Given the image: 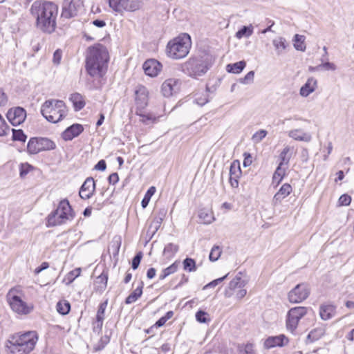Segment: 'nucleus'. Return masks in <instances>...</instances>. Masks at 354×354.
Segmentation results:
<instances>
[{
  "label": "nucleus",
  "mask_w": 354,
  "mask_h": 354,
  "mask_svg": "<svg viewBox=\"0 0 354 354\" xmlns=\"http://www.w3.org/2000/svg\"><path fill=\"white\" fill-rule=\"evenodd\" d=\"M30 13L35 19L38 29L48 34L55 32L58 15L57 5L48 1L36 0L31 5Z\"/></svg>",
  "instance_id": "1"
},
{
  "label": "nucleus",
  "mask_w": 354,
  "mask_h": 354,
  "mask_svg": "<svg viewBox=\"0 0 354 354\" xmlns=\"http://www.w3.org/2000/svg\"><path fill=\"white\" fill-rule=\"evenodd\" d=\"M37 339L35 331L15 333L7 340L6 348L10 354H28L34 349Z\"/></svg>",
  "instance_id": "2"
},
{
  "label": "nucleus",
  "mask_w": 354,
  "mask_h": 354,
  "mask_svg": "<svg viewBox=\"0 0 354 354\" xmlns=\"http://www.w3.org/2000/svg\"><path fill=\"white\" fill-rule=\"evenodd\" d=\"M109 60L106 48L97 44L88 48L86 58V70L91 76H100L101 72Z\"/></svg>",
  "instance_id": "3"
},
{
  "label": "nucleus",
  "mask_w": 354,
  "mask_h": 354,
  "mask_svg": "<svg viewBox=\"0 0 354 354\" xmlns=\"http://www.w3.org/2000/svg\"><path fill=\"white\" fill-rule=\"evenodd\" d=\"M212 65L209 55L190 57L181 65L182 71L188 76L197 78L204 75Z\"/></svg>",
  "instance_id": "4"
},
{
  "label": "nucleus",
  "mask_w": 354,
  "mask_h": 354,
  "mask_svg": "<svg viewBox=\"0 0 354 354\" xmlns=\"http://www.w3.org/2000/svg\"><path fill=\"white\" fill-rule=\"evenodd\" d=\"M191 47V37L187 33H183L168 42L166 54L173 59H180L188 55Z\"/></svg>",
  "instance_id": "5"
},
{
  "label": "nucleus",
  "mask_w": 354,
  "mask_h": 354,
  "mask_svg": "<svg viewBox=\"0 0 354 354\" xmlns=\"http://www.w3.org/2000/svg\"><path fill=\"white\" fill-rule=\"evenodd\" d=\"M67 108L62 100H48L41 107V115L48 121L57 123L62 120L67 114Z\"/></svg>",
  "instance_id": "6"
},
{
  "label": "nucleus",
  "mask_w": 354,
  "mask_h": 354,
  "mask_svg": "<svg viewBox=\"0 0 354 354\" xmlns=\"http://www.w3.org/2000/svg\"><path fill=\"white\" fill-rule=\"evenodd\" d=\"M75 217V213L67 199L62 200L57 208L51 212L47 219V226L53 227L61 225L68 221H71Z\"/></svg>",
  "instance_id": "7"
},
{
  "label": "nucleus",
  "mask_w": 354,
  "mask_h": 354,
  "mask_svg": "<svg viewBox=\"0 0 354 354\" xmlns=\"http://www.w3.org/2000/svg\"><path fill=\"white\" fill-rule=\"evenodd\" d=\"M22 295L23 291L19 287L12 288L6 295V301L13 312L26 315L32 311L33 306L24 301L21 298Z\"/></svg>",
  "instance_id": "8"
},
{
  "label": "nucleus",
  "mask_w": 354,
  "mask_h": 354,
  "mask_svg": "<svg viewBox=\"0 0 354 354\" xmlns=\"http://www.w3.org/2000/svg\"><path fill=\"white\" fill-rule=\"evenodd\" d=\"M109 7L115 12L123 15L124 12H133L143 5L141 0H108Z\"/></svg>",
  "instance_id": "9"
},
{
  "label": "nucleus",
  "mask_w": 354,
  "mask_h": 354,
  "mask_svg": "<svg viewBox=\"0 0 354 354\" xmlns=\"http://www.w3.org/2000/svg\"><path fill=\"white\" fill-rule=\"evenodd\" d=\"M55 143L47 138H31L27 145V151L30 154H37L42 151L53 150Z\"/></svg>",
  "instance_id": "10"
},
{
  "label": "nucleus",
  "mask_w": 354,
  "mask_h": 354,
  "mask_svg": "<svg viewBox=\"0 0 354 354\" xmlns=\"http://www.w3.org/2000/svg\"><path fill=\"white\" fill-rule=\"evenodd\" d=\"M307 313V308L298 306L289 310L286 319V327L293 333L297 328L299 320Z\"/></svg>",
  "instance_id": "11"
},
{
  "label": "nucleus",
  "mask_w": 354,
  "mask_h": 354,
  "mask_svg": "<svg viewBox=\"0 0 354 354\" xmlns=\"http://www.w3.org/2000/svg\"><path fill=\"white\" fill-rule=\"evenodd\" d=\"M310 295V289L307 284H297L288 293V300L291 303H300L308 298Z\"/></svg>",
  "instance_id": "12"
},
{
  "label": "nucleus",
  "mask_w": 354,
  "mask_h": 354,
  "mask_svg": "<svg viewBox=\"0 0 354 354\" xmlns=\"http://www.w3.org/2000/svg\"><path fill=\"white\" fill-rule=\"evenodd\" d=\"M181 81L176 78L166 80L161 86V92L165 97H169L178 93L180 89Z\"/></svg>",
  "instance_id": "13"
},
{
  "label": "nucleus",
  "mask_w": 354,
  "mask_h": 354,
  "mask_svg": "<svg viewBox=\"0 0 354 354\" xmlns=\"http://www.w3.org/2000/svg\"><path fill=\"white\" fill-rule=\"evenodd\" d=\"M6 117L13 126H17L24 122L26 118V111L20 106L13 107L8 110Z\"/></svg>",
  "instance_id": "14"
},
{
  "label": "nucleus",
  "mask_w": 354,
  "mask_h": 354,
  "mask_svg": "<svg viewBox=\"0 0 354 354\" xmlns=\"http://www.w3.org/2000/svg\"><path fill=\"white\" fill-rule=\"evenodd\" d=\"M80 8L79 1L64 0L62 6V17L70 19L77 15Z\"/></svg>",
  "instance_id": "15"
},
{
  "label": "nucleus",
  "mask_w": 354,
  "mask_h": 354,
  "mask_svg": "<svg viewBox=\"0 0 354 354\" xmlns=\"http://www.w3.org/2000/svg\"><path fill=\"white\" fill-rule=\"evenodd\" d=\"M162 64L156 59H148L143 64V70L147 75L156 77L162 70Z\"/></svg>",
  "instance_id": "16"
},
{
  "label": "nucleus",
  "mask_w": 354,
  "mask_h": 354,
  "mask_svg": "<svg viewBox=\"0 0 354 354\" xmlns=\"http://www.w3.org/2000/svg\"><path fill=\"white\" fill-rule=\"evenodd\" d=\"M106 306L107 301H105L101 303L98 307L96 319L93 322V330L94 333H99L102 330Z\"/></svg>",
  "instance_id": "17"
},
{
  "label": "nucleus",
  "mask_w": 354,
  "mask_h": 354,
  "mask_svg": "<svg viewBox=\"0 0 354 354\" xmlns=\"http://www.w3.org/2000/svg\"><path fill=\"white\" fill-rule=\"evenodd\" d=\"M136 102L139 109H144L148 104V91L144 86H138L135 91Z\"/></svg>",
  "instance_id": "18"
},
{
  "label": "nucleus",
  "mask_w": 354,
  "mask_h": 354,
  "mask_svg": "<svg viewBox=\"0 0 354 354\" xmlns=\"http://www.w3.org/2000/svg\"><path fill=\"white\" fill-rule=\"evenodd\" d=\"M318 87V81L314 77H310L307 79L306 83L300 88L299 95L303 97H306L316 91Z\"/></svg>",
  "instance_id": "19"
},
{
  "label": "nucleus",
  "mask_w": 354,
  "mask_h": 354,
  "mask_svg": "<svg viewBox=\"0 0 354 354\" xmlns=\"http://www.w3.org/2000/svg\"><path fill=\"white\" fill-rule=\"evenodd\" d=\"M95 189V183L93 178H87L80 190V196L82 199H88L93 195Z\"/></svg>",
  "instance_id": "20"
},
{
  "label": "nucleus",
  "mask_w": 354,
  "mask_h": 354,
  "mask_svg": "<svg viewBox=\"0 0 354 354\" xmlns=\"http://www.w3.org/2000/svg\"><path fill=\"white\" fill-rule=\"evenodd\" d=\"M292 191V186L289 183L283 184L272 198V205L277 206L287 197Z\"/></svg>",
  "instance_id": "21"
},
{
  "label": "nucleus",
  "mask_w": 354,
  "mask_h": 354,
  "mask_svg": "<svg viewBox=\"0 0 354 354\" xmlns=\"http://www.w3.org/2000/svg\"><path fill=\"white\" fill-rule=\"evenodd\" d=\"M83 131L84 127L82 124H74L62 133V137L64 140L69 141L78 136Z\"/></svg>",
  "instance_id": "22"
},
{
  "label": "nucleus",
  "mask_w": 354,
  "mask_h": 354,
  "mask_svg": "<svg viewBox=\"0 0 354 354\" xmlns=\"http://www.w3.org/2000/svg\"><path fill=\"white\" fill-rule=\"evenodd\" d=\"M288 342V338L284 335L269 337L264 342V346L266 348H271L275 346H283L286 345Z\"/></svg>",
  "instance_id": "23"
},
{
  "label": "nucleus",
  "mask_w": 354,
  "mask_h": 354,
  "mask_svg": "<svg viewBox=\"0 0 354 354\" xmlns=\"http://www.w3.org/2000/svg\"><path fill=\"white\" fill-rule=\"evenodd\" d=\"M288 136L295 140L308 142L311 140L312 136L310 133L304 132L301 129H295L288 132Z\"/></svg>",
  "instance_id": "24"
},
{
  "label": "nucleus",
  "mask_w": 354,
  "mask_h": 354,
  "mask_svg": "<svg viewBox=\"0 0 354 354\" xmlns=\"http://www.w3.org/2000/svg\"><path fill=\"white\" fill-rule=\"evenodd\" d=\"M272 45L274 47L276 54L279 56L284 53L289 44L284 37H279L272 40Z\"/></svg>",
  "instance_id": "25"
},
{
  "label": "nucleus",
  "mask_w": 354,
  "mask_h": 354,
  "mask_svg": "<svg viewBox=\"0 0 354 354\" xmlns=\"http://www.w3.org/2000/svg\"><path fill=\"white\" fill-rule=\"evenodd\" d=\"M335 313V307L333 305L326 304L320 306L319 314L320 317L324 320L330 319Z\"/></svg>",
  "instance_id": "26"
},
{
  "label": "nucleus",
  "mask_w": 354,
  "mask_h": 354,
  "mask_svg": "<svg viewBox=\"0 0 354 354\" xmlns=\"http://www.w3.org/2000/svg\"><path fill=\"white\" fill-rule=\"evenodd\" d=\"M108 275L106 273L103 272L99 277H97L95 281L94 286L95 289L97 291L102 292L105 290L107 285Z\"/></svg>",
  "instance_id": "27"
},
{
  "label": "nucleus",
  "mask_w": 354,
  "mask_h": 354,
  "mask_svg": "<svg viewBox=\"0 0 354 354\" xmlns=\"http://www.w3.org/2000/svg\"><path fill=\"white\" fill-rule=\"evenodd\" d=\"M287 169V167L277 166L272 176V183L279 185L286 176Z\"/></svg>",
  "instance_id": "28"
},
{
  "label": "nucleus",
  "mask_w": 354,
  "mask_h": 354,
  "mask_svg": "<svg viewBox=\"0 0 354 354\" xmlns=\"http://www.w3.org/2000/svg\"><path fill=\"white\" fill-rule=\"evenodd\" d=\"M143 282H140V285L126 298L125 303L130 304L135 302L140 298L142 294Z\"/></svg>",
  "instance_id": "29"
},
{
  "label": "nucleus",
  "mask_w": 354,
  "mask_h": 354,
  "mask_svg": "<svg viewBox=\"0 0 354 354\" xmlns=\"http://www.w3.org/2000/svg\"><path fill=\"white\" fill-rule=\"evenodd\" d=\"M290 147L286 146L283 148L281 153L279 154V160L280 162L278 166L281 167H287L288 168L289 161L291 158V154H290Z\"/></svg>",
  "instance_id": "30"
},
{
  "label": "nucleus",
  "mask_w": 354,
  "mask_h": 354,
  "mask_svg": "<svg viewBox=\"0 0 354 354\" xmlns=\"http://www.w3.org/2000/svg\"><path fill=\"white\" fill-rule=\"evenodd\" d=\"M70 100L72 102L75 111H80L85 106L83 97L80 93H75L71 95Z\"/></svg>",
  "instance_id": "31"
},
{
  "label": "nucleus",
  "mask_w": 354,
  "mask_h": 354,
  "mask_svg": "<svg viewBox=\"0 0 354 354\" xmlns=\"http://www.w3.org/2000/svg\"><path fill=\"white\" fill-rule=\"evenodd\" d=\"M246 63L245 61H240L234 64L227 65V71L229 73H240L245 67Z\"/></svg>",
  "instance_id": "32"
},
{
  "label": "nucleus",
  "mask_w": 354,
  "mask_h": 354,
  "mask_svg": "<svg viewBox=\"0 0 354 354\" xmlns=\"http://www.w3.org/2000/svg\"><path fill=\"white\" fill-rule=\"evenodd\" d=\"M198 217L201 220V222L204 224H209L214 219L212 213L206 209H202L200 210Z\"/></svg>",
  "instance_id": "33"
},
{
  "label": "nucleus",
  "mask_w": 354,
  "mask_h": 354,
  "mask_svg": "<svg viewBox=\"0 0 354 354\" xmlns=\"http://www.w3.org/2000/svg\"><path fill=\"white\" fill-rule=\"evenodd\" d=\"M324 332L322 328H315V329L311 330L308 333V335L307 336L306 342L312 343L315 341H317L319 339H320L324 335Z\"/></svg>",
  "instance_id": "34"
},
{
  "label": "nucleus",
  "mask_w": 354,
  "mask_h": 354,
  "mask_svg": "<svg viewBox=\"0 0 354 354\" xmlns=\"http://www.w3.org/2000/svg\"><path fill=\"white\" fill-rule=\"evenodd\" d=\"M178 250V245L174 243H168L164 248L163 254L167 259L172 258Z\"/></svg>",
  "instance_id": "35"
},
{
  "label": "nucleus",
  "mask_w": 354,
  "mask_h": 354,
  "mask_svg": "<svg viewBox=\"0 0 354 354\" xmlns=\"http://www.w3.org/2000/svg\"><path fill=\"white\" fill-rule=\"evenodd\" d=\"M71 310V305L68 301L64 300L59 301L57 304V310L61 315H67Z\"/></svg>",
  "instance_id": "36"
},
{
  "label": "nucleus",
  "mask_w": 354,
  "mask_h": 354,
  "mask_svg": "<svg viewBox=\"0 0 354 354\" xmlns=\"http://www.w3.org/2000/svg\"><path fill=\"white\" fill-rule=\"evenodd\" d=\"M305 37L296 34L294 37V46L297 50L305 51L306 45L304 44Z\"/></svg>",
  "instance_id": "37"
},
{
  "label": "nucleus",
  "mask_w": 354,
  "mask_h": 354,
  "mask_svg": "<svg viewBox=\"0 0 354 354\" xmlns=\"http://www.w3.org/2000/svg\"><path fill=\"white\" fill-rule=\"evenodd\" d=\"M252 28L251 26H243L236 32V37L241 39L243 37H248L252 34Z\"/></svg>",
  "instance_id": "38"
},
{
  "label": "nucleus",
  "mask_w": 354,
  "mask_h": 354,
  "mask_svg": "<svg viewBox=\"0 0 354 354\" xmlns=\"http://www.w3.org/2000/svg\"><path fill=\"white\" fill-rule=\"evenodd\" d=\"M156 192V188L154 187H151L146 192L144 198H142V201H141V205L143 208H145L149 201H150V199L151 198V196L154 194Z\"/></svg>",
  "instance_id": "39"
},
{
  "label": "nucleus",
  "mask_w": 354,
  "mask_h": 354,
  "mask_svg": "<svg viewBox=\"0 0 354 354\" xmlns=\"http://www.w3.org/2000/svg\"><path fill=\"white\" fill-rule=\"evenodd\" d=\"M183 268L185 270L189 272H194L196 270V262L193 259L186 258L184 259L183 262Z\"/></svg>",
  "instance_id": "40"
},
{
  "label": "nucleus",
  "mask_w": 354,
  "mask_h": 354,
  "mask_svg": "<svg viewBox=\"0 0 354 354\" xmlns=\"http://www.w3.org/2000/svg\"><path fill=\"white\" fill-rule=\"evenodd\" d=\"M12 140L15 141L25 142L27 136L21 129H12Z\"/></svg>",
  "instance_id": "41"
},
{
  "label": "nucleus",
  "mask_w": 354,
  "mask_h": 354,
  "mask_svg": "<svg viewBox=\"0 0 354 354\" xmlns=\"http://www.w3.org/2000/svg\"><path fill=\"white\" fill-rule=\"evenodd\" d=\"M244 286V281H242L240 277H236L230 282L228 288L230 290H235L237 288H241Z\"/></svg>",
  "instance_id": "42"
},
{
  "label": "nucleus",
  "mask_w": 354,
  "mask_h": 354,
  "mask_svg": "<svg viewBox=\"0 0 354 354\" xmlns=\"http://www.w3.org/2000/svg\"><path fill=\"white\" fill-rule=\"evenodd\" d=\"M241 171L240 169L239 162L238 160H234L230 166V176H233L235 177H239L241 175Z\"/></svg>",
  "instance_id": "43"
},
{
  "label": "nucleus",
  "mask_w": 354,
  "mask_h": 354,
  "mask_svg": "<svg viewBox=\"0 0 354 354\" xmlns=\"http://www.w3.org/2000/svg\"><path fill=\"white\" fill-rule=\"evenodd\" d=\"M10 131V127L7 124L5 119L0 114V137L6 136Z\"/></svg>",
  "instance_id": "44"
},
{
  "label": "nucleus",
  "mask_w": 354,
  "mask_h": 354,
  "mask_svg": "<svg viewBox=\"0 0 354 354\" xmlns=\"http://www.w3.org/2000/svg\"><path fill=\"white\" fill-rule=\"evenodd\" d=\"M221 249L219 246L214 245L209 253V259L211 261H216L218 259L221 254Z\"/></svg>",
  "instance_id": "45"
},
{
  "label": "nucleus",
  "mask_w": 354,
  "mask_h": 354,
  "mask_svg": "<svg viewBox=\"0 0 354 354\" xmlns=\"http://www.w3.org/2000/svg\"><path fill=\"white\" fill-rule=\"evenodd\" d=\"M317 69L335 71L337 69L336 65L333 62H325L317 66Z\"/></svg>",
  "instance_id": "46"
},
{
  "label": "nucleus",
  "mask_w": 354,
  "mask_h": 354,
  "mask_svg": "<svg viewBox=\"0 0 354 354\" xmlns=\"http://www.w3.org/2000/svg\"><path fill=\"white\" fill-rule=\"evenodd\" d=\"M239 354H253L254 346L252 344H247L245 346H239Z\"/></svg>",
  "instance_id": "47"
},
{
  "label": "nucleus",
  "mask_w": 354,
  "mask_h": 354,
  "mask_svg": "<svg viewBox=\"0 0 354 354\" xmlns=\"http://www.w3.org/2000/svg\"><path fill=\"white\" fill-rule=\"evenodd\" d=\"M208 314L203 310H198L196 313V319L200 323H207L209 321Z\"/></svg>",
  "instance_id": "48"
},
{
  "label": "nucleus",
  "mask_w": 354,
  "mask_h": 354,
  "mask_svg": "<svg viewBox=\"0 0 354 354\" xmlns=\"http://www.w3.org/2000/svg\"><path fill=\"white\" fill-rule=\"evenodd\" d=\"M266 135L267 131L266 130H259L253 135L252 140L254 142H259L266 136Z\"/></svg>",
  "instance_id": "49"
},
{
  "label": "nucleus",
  "mask_w": 354,
  "mask_h": 354,
  "mask_svg": "<svg viewBox=\"0 0 354 354\" xmlns=\"http://www.w3.org/2000/svg\"><path fill=\"white\" fill-rule=\"evenodd\" d=\"M32 169V167L28 163H23L20 165V176L24 178Z\"/></svg>",
  "instance_id": "50"
},
{
  "label": "nucleus",
  "mask_w": 354,
  "mask_h": 354,
  "mask_svg": "<svg viewBox=\"0 0 354 354\" xmlns=\"http://www.w3.org/2000/svg\"><path fill=\"white\" fill-rule=\"evenodd\" d=\"M254 77V72L251 71L248 72L243 78L240 79V82L242 84H250L253 82Z\"/></svg>",
  "instance_id": "51"
},
{
  "label": "nucleus",
  "mask_w": 354,
  "mask_h": 354,
  "mask_svg": "<svg viewBox=\"0 0 354 354\" xmlns=\"http://www.w3.org/2000/svg\"><path fill=\"white\" fill-rule=\"evenodd\" d=\"M142 257V254L141 252H139L136 254V256L133 257L132 260L131 267L133 270H136L141 261Z\"/></svg>",
  "instance_id": "52"
},
{
  "label": "nucleus",
  "mask_w": 354,
  "mask_h": 354,
  "mask_svg": "<svg viewBox=\"0 0 354 354\" xmlns=\"http://www.w3.org/2000/svg\"><path fill=\"white\" fill-rule=\"evenodd\" d=\"M180 265V262L176 261L174 263H172L169 267L165 268V272H167L168 275H170L174 272H176L178 268Z\"/></svg>",
  "instance_id": "53"
},
{
  "label": "nucleus",
  "mask_w": 354,
  "mask_h": 354,
  "mask_svg": "<svg viewBox=\"0 0 354 354\" xmlns=\"http://www.w3.org/2000/svg\"><path fill=\"white\" fill-rule=\"evenodd\" d=\"M62 57V51L60 49H57L53 54V62L55 65L60 64Z\"/></svg>",
  "instance_id": "54"
},
{
  "label": "nucleus",
  "mask_w": 354,
  "mask_h": 354,
  "mask_svg": "<svg viewBox=\"0 0 354 354\" xmlns=\"http://www.w3.org/2000/svg\"><path fill=\"white\" fill-rule=\"evenodd\" d=\"M140 117L142 118L140 120L146 124H149L151 123L154 122L156 120V118L153 117L151 115H140Z\"/></svg>",
  "instance_id": "55"
},
{
  "label": "nucleus",
  "mask_w": 354,
  "mask_h": 354,
  "mask_svg": "<svg viewBox=\"0 0 354 354\" xmlns=\"http://www.w3.org/2000/svg\"><path fill=\"white\" fill-rule=\"evenodd\" d=\"M351 202V197L348 194H343L339 198V203L341 205H348Z\"/></svg>",
  "instance_id": "56"
},
{
  "label": "nucleus",
  "mask_w": 354,
  "mask_h": 354,
  "mask_svg": "<svg viewBox=\"0 0 354 354\" xmlns=\"http://www.w3.org/2000/svg\"><path fill=\"white\" fill-rule=\"evenodd\" d=\"M243 156H244V160H243V166L245 167L250 166L252 162L251 155L249 153L245 152L243 153Z\"/></svg>",
  "instance_id": "57"
},
{
  "label": "nucleus",
  "mask_w": 354,
  "mask_h": 354,
  "mask_svg": "<svg viewBox=\"0 0 354 354\" xmlns=\"http://www.w3.org/2000/svg\"><path fill=\"white\" fill-rule=\"evenodd\" d=\"M8 102V97L3 90L0 89V106H6Z\"/></svg>",
  "instance_id": "58"
},
{
  "label": "nucleus",
  "mask_w": 354,
  "mask_h": 354,
  "mask_svg": "<svg viewBox=\"0 0 354 354\" xmlns=\"http://www.w3.org/2000/svg\"><path fill=\"white\" fill-rule=\"evenodd\" d=\"M110 184L115 185L119 180V176L117 173L111 174L108 178Z\"/></svg>",
  "instance_id": "59"
},
{
  "label": "nucleus",
  "mask_w": 354,
  "mask_h": 354,
  "mask_svg": "<svg viewBox=\"0 0 354 354\" xmlns=\"http://www.w3.org/2000/svg\"><path fill=\"white\" fill-rule=\"evenodd\" d=\"M106 167V164L105 160H100L95 166V169L99 171H104Z\"/></svg>",
  "instance_id": "60"
},
{
  "label": "nucleus",
  "mask_w": 354,
  "mask_h": 354,
  "mask_svg": "<svg viewBox=\"0 0 354 354\" xmlns=\"http://www.w3.org/2000/svg\"><path fill=\"white\" fill-rule=\"evenodd\" d=\"M49 267V264L47 262H43L40 266H39L38 268H37L35 270V273L36 274H39V272H41V271L47 269Z\"/></svg>",
  "instance_id": "61"
},
{
  "label": "nucleus",
  "mask_w": 354,
  "mask_h": 354,
  "mask_svg": "<svg viewBox=\"0 0 354 354\" xmlns=\"http://www.w3.org/2000/svg\"><path fill=\"white\" fill-rule=\"evenodd\" d=\"M247 293V290L243 288H240L236 292V297L237 299H241L243 298Z\"/></svg>",
  "instance_id": "62"
},
{
  "label": "nucleus",
  "mask_w": 354,
  "mask_h": 354,
  "mask_svg": "<svg viewBox=\"0 0 354 354\" xmlns=\"http://www.w3.org/2000/svg\"><path fill=\"white\" fill-rule=\"evenodd\" d=\"M239 177H235V176H230V183L232 185V187H237L238 185H239V181H238V178Z\"/></svg>",
  "instance_id": "63"
},
{
  "label": "nucleus",
  "mask_w": 354,
  "mask_h": 354,
  "mask_svg": "<svg viewBox=\"0 0 354 354\" xmlns=\"http://www.w3.org/2000/svg\"><path fill=\"white\" fill-rule=\"evenodd\" d=\"M93 24L97 27H99V28H102L104 26H105L106 25V23L103 20H100V19H95L93 21Z\"/></svg>",
  "instance_id": "64"
}]
</instances>
